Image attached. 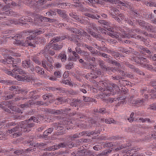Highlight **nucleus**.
<instances>
[{"label":"nucleus","instance_id":"24","mask_svg":"<svg viewBox=\"0 0 156 156\" xmlns=\"http://www.w3.org/2000/svg\"><path fill=\"white\" fill-rule=\"evenodd\" d=\"M7 64H12L13 67V58L11 56H8L7 58Z\"/></svg>","mask_w":156,"mask_h":156},{"label":"nucleus","instance_id":"25","mask_svg":"<svg viewBox=\"0 0 156 156\" xmlns=\"http://www.w3.org/2000/svg\"><path fill=\"white\" fill-rule=\"evenodd\" d=\"M14 96V95L13 94H10L9 95L3 96L2 99L4 100H7L12 98Z\"/></svg>","mask_w":156,"mask_h":156},{"label":"nucleus","instance_id":"48","mask_svg":"<svg viewBox=\"0 0 156 156\" xmlns=\"http://www.w3.org/2000/svg\"><path fill=\"white\" fill-rule=\"evenodd\" d=\"M57 149L55 145L53 146L50 147L46 148L45 149L46 151H51L52 150H55Z\"/></svg>","mask_w":156,"mask_h":156},{"label":"nucleus","instance_id":"5","mask_svg":"<svg viewBox=\"0 0 156 156\" xmlns=\"http://www.w3.org/2000/svg\"><path fill=\"white\" fill-rule=\"evenodd\" d=\"M109 12L113 18H115V16L119 14V11L118 9L114 7H111Z\"/></svg>","mask_w":156,"mask_h":156},{"label":"nucleus","instance_id":"63","mask_svg":"<svg viewBox=\"0 0 156 156\" xmlns=\"http://www.w3.org/2000/svg\"><path fill=\"white\" fill-rule=\"evenodd\" d=\"M138 22L140 26L143 27L145 26V23L144 21L140 20L138 21Z\"/></svg>","mask_w":156,"mask_h":156},{"label":"nucleus","instance_id":"55","mask_svg":"<svg viewBox=\"0 0 156 156\" xmlns=\"http://www.w3.org/2000/svg\"><path fill=\"white\" fill-rule=\"evenodd\" d=\"M135 72L137 73L138 74L144 76V73L143 72L140 70L138 68H137L136 69H135Z\"/></svg>","mask_w":156,"mask_h":156},{"label":"nucleus","instance_id":"30","mask_svg":"<svg viewBox=\"0 0 156 156\" xmlns=\"http://www.w3.org/2000/svg\"><path fill=\"white\" fill-rule=\"evenodd\" d=\"M53 49L55 50H59L62 48L63 46L62 45H59L57 44H53Z\"/></svg>","mask_w":156,"mask_h":156},{"label":"nucleus","instance_id":"37","mask_svg":"<svg viewBox=\"0 0 156 156\" xmlns=\"http://www.w3.org/2000/svg\"><path fill=\"white\" fill-rule=\"evenodd\" d=\"M73 67V63L72 62H69L68 64L66 65L65 68L66 69H71Z\"/></svg>","mask_w":156,"mask_h":156},{"label":"nucleus","instance_id":"64","mask_svg":"<svg viewBox=\"0 0 156 156\" xmlns=\"http://www.w3.org/2000/svg\"><path fill=\"white\" fill-rule=\"evenodd\" d=\"M85 152L82 150H81L77 154V156H84Z\"/></svg>","mask_w":156,"mask_h":156},{"label":"nucleus","instance_id":"19","mask_svg":"<svg viewBox=\"0 0 156 156\" xmlns=\"http://www.w3.org/2000/svg\"><path fill=\"white\" fill-rule=\"evenodd\" d=\"M5 14L9 16H13L14 17H16L18 15L15 12L12 11V10H9L5 12Z\"/></svg>","mask_w":156,"mask_h":156},{"label":"nucleus","instance_id":"18","mask_svg":"<svg viewBox=\"0 0 156 156\" xmlns=\"http://www.w3.org/2000/svg\"><path fill=\"white\" fill-rule=\"evenodd\" d=\"M59 58H60L62 62H65L66 61V55L64 53H60L58 56Z\"/></svg>","mask_w":156,"mask_h":156},{"label":"nucleus","instance_id":"9","mask_svg":"<svg viewBox=\"0 0 156 156\" xmlns=\"http://www.w3.org/2000/svg\"><path fill=\"white\" fill-rule=\"evenodd\" d=\"M98 64L101 68L104 70L108 71V67H107L105 65V62L102 60H99L98 62Z\"/></svg>","mask_w":156,"mask_h":156},{"label":"nucleus","instance_id":"11","mask_svg":"<svg viewBox=\"0 0 156 156\" xmlns=\"http://www.w3.org/2000/svg\"><path fill=\"white\" fill-rule=\"evenodd\" d=\"M6 36H3V37H2V38L0 39V45L4 44L7 42L8 39H11V38H12L11 36L9 37H6Z\"/></svg>","mask_w":156,"mask_h":156},{"label":"nucleus","instance_id":"58","mask_svg":"<svg viewBox=\"0 0 156 156\" xmlns=\"http://www.w3.org/2000/svg\"><path fill=\"white\" fill-rule=\"evenodd\" d=\"M111 86L116 91H119V90L118 86L116 84L114 83H112L111 84Z\"/></svg>","mask_w":156,"mask_h":156},{"label":"nucleus","instance_id":"29","mask_svg":"<svg viewBox=\"0 0 156 156\" xmlns=\"http://www.w3.org/2000/svg\"><path fill=\"white\" fill-rule=\"evenodd\" d=\"M69 15L71 17L74 18L76 20L78 19L79 16L77 15L76 13L75 12H71L69 13Z\"/></svg>","mask_w":156,"mask_h":156},{"label":"nucleus","instance_id":"61","mask_svg":"<svg viewBox=\"0 0 156 156\" xmlns=\"http://www.w3.org/2000/svg\"><path fill=\"white\" fill-rule=\"evenodd\" d=\"M42 65L44 68H45L46 69L48 68L46 65V64H48L47 62L45 60H43V61H42Z\"/></svg>","mask_w":156,"mask_h":156},{"label":"nucleus","instance_id":"43","mask_svg":"<svg viewBox=\"0 0 156 156\" xmlns=\"http://www.w3.org/2000/svg\"><path fill=\"white\" fill-rule=\"evenodd\" d=\"M126 65L127 66L129 67L130 69H132L133 71L135 72V69H136V68L135 67V66L133 65L130 64L129 63H126Z\"/></svg>","mask_w":156,"mask_h":156},{"label":"nucleus","instance_id":"41","mask_svg":"<svg viewBox=\"0 0 156 156\" xmlns=\"http://www.w3.org/2000/svg\"><path fill=\"white\" fill-rule=\"evenodd\" d=\"M98 83L102 87H106L108 86L107 83L104 81H100L98 82Z\"/></svg>","mask_w":156,"mask_h":156},{"label":"nucleus","instance_id":"32","mask_svg":"<svg viewBox=\"0 0 156 156\" xmlns=\"http://www.w3.org/2000/svg\"><path fill=\"white\" fill-rule=\"evenodd\" d=\"M112 78V79L119 81L120 79H122V78L120 76L118 75H115L114 76H111Z\"/></svg>","mask_w":156,"mask_h":156},{"label":"nucleus","instance_id":"16","mask_svg":"<svg viewBox=\"0 0 156 156\" xmlns=\"http://www.w3.org/2000/svg\"><path fill=\"white\" fill-rule=\"evenodd\" d=\"M82 101L78 99H74L72 100V102L71 104V105L72 106H75L76 107L77 105L78 104L81 103Z\"/></svg>","mask_w":156,"mask_h":156},{"label":"nucleus","instance_id":"34","mask_svg":"<svg viewBox=\"0 0 156 156\" xmlns=\"http://www.w3.org/2000/svg\"><path fill=\"white\" fill-rule=\"evenodd\" d=\"M144 102V101L143 99L136 100L135 103L134 105L139 106L140 105H141V104Z\"/></svg>","mask_w":156,"mask_h":156},{"label":"nucleus","instance_id":"10","mask_svg":"<svg viewBox=\"0 0 156 156\" xmlns=\"http://www.w3.org/2000/svg\"><path fill=\"white\" fill-rule=\"evenodd\" d=\"M66 38V37H54L53 39L51 40L50 43L48 44L49 45L52 44L53 42H57L60 41V40H64Z\"/></svg>","mask_w":156,"mask_h":156},{"label":"nucleus","instance_id":"14","mask_svg":"<svg viewBox=\"0 0 156 156\" xmlns=\"http://www.w3.org/2000/svg\"><path fill=\"white\" fill-rule=\"evenodd\" d=\"M105 121L106 123L109 124L112 123L114 124H116L119 123L118 122L114 120L113 119L110 118L105 119Z\"/></svg>","mask_w":156,"mask_h":156},{"label":"nucleus","instance_id":"49","mask_svg":"<svg viewBox=\"0 0 156 156\" xmlns=\"http://www.w3.org/2000/svg\"><path fill=\"white\" fill-rule=\"evenodd\" d=\"M86 69H91L93 71L94 70V65H91L90 63H89L87 65L86 67Z\"/></svg>","mask_w":156,"mask_h":156},{"label":"nucleus","instance_id":"35","mask_svg":"<svg viewBox=\"0 0 156 156\" xmlns=\"http://www.w3.org/2000/svg\"><path fill=\"white\" fill-rule=\"evenodd\" d=\"M21 36L20 35L17 34L16 36H14V37H11L12 38H11V39H14L16 41H20L21 40L20 39L21 38Z\"/></svg>","mask_w":156,"mask_h":156},{"label":"nucleus","instance_id":"39","mask_svg":"<svg viewBox=\"0 0 156 156\" xmlns=\"http://www.w3.org/2000/svg\"><path fill=\"white\" fill-rule=\"evenodd\" d=\"M108 70H110L113 73H115L117 71H118V70H119V67L116 68L115 67H108Z\"/></svg>","mask_w":156,"mask_h":156},{"label":"nucleus","instance_id":"60","mask_svg":"<svg viewBox=\"0 0 156 156\" xmlns=\"http://www.w3.org/2000/svg\"><path fill=\"white\" fill-rule=\"evenodd\" d=\"M131 37L137 39H140V36L137 35L136 34H133L130 35Z\"/></svg>","mask_w":156,"mask_h":156},{"label":"nucleus","instance_id":"20","mask_svg":"<svg viewBox=\"0 0 156 156\" xmlns=\"http://www.w3.org/2000/svg\"><path fill=\"white\" fill-rule=\"evenodd\" d=\"M31 60L38 65L41 64V62L39 60L38 57L36 56H33L31 57Z\"/></svg>","mask_w":156,"mask_h":156},{"label":"nucleus","instance_id":"6","mask_svg":"<svg viewBox=\"0 0 156 156\" xmlns=\"http://www.w3.org/2000/svg\"><path fill=\"white\" fill-rule=\"evenodd\" d=\"M14 68L12 70L13 73H19V74H24L25 72L20 69L18 65H13Z\"/></svg>","mask_w":156,"mask_h":156},{"label":"nucleus","instance_id":"15","mask_svg":"<svg viewBox=\"0 0 156 156\" xmlns=\"http://www.w3.org/2000/svg\"><path fill=\"white\" fill-rule=\"evenodd\" d=\"M30 61L25 60L22 62V66L25 68H27L31 65Z\"/></svg>","mask_w":156,"mask_h":156},{"label":"nucleus","instance_id":"1","mask_svg":"<svg viewBox=\"0 0 156 156\" xmlns=\"http://www.w3.org/2000/svg\"><path fill=\"white\" fill-rule=\"evenodd\" d=\"M38 120L34 116L31 117L29 119L21 122L23 130L25 132H28L30 129L35 126L34 122H37Z\"/></svg>","mask_w":156,"mask_h":156},{"label":"nucleus","instance_id":"28","mask_svg":"<svg viewBox=\"0 0 156 156\" xmlns=\"http://www.w3.org/2000/svg\"><path fill=\"white\" fill-rule=\"evenodd\" d=\"M136 99H135L134 97L133 96H131L129 98L128 102L130 104L135 105V103Z\"/></svg>","mask_w":156,"mask_h":156},{"label":"nucleus","instance_id":"17","mask_svg":"<svg viewBox=\"0 0 156 156\" xmlns=\"http://www.w3.org/2000/svg\"><path fill=\"white\" fill-rule=\"evenodd\" d=\"M84 47L87 48L92 54L93 53H95V49L92 46L87 44H85L84 45Z\"/></svg>","mask_w":156,"mask_h":156},{"label":"nucleus","instance_id":"47","mask_svg":"<svg viewBox=\"0 0 156 156\" xmlns=\"http://www.w3.org/2000/svg\"><path fill=\"white\" fill-rule=\"evenodd\" d=\"M107 34L113 38L115 37V38H117L119 37V35H118L112 33L110 32H108Z\"/></svg>","mask_w":156,"mask_h":156},{"label":"nucleus","instance_id":"13","mask_svg":"<svg viewBox=\"0 0 156 156\" xmlns=\"http://www.w3.org/2000/svg\"><path fill=\"white\" fill-rule=\"evenodd\" d=\"M35 71L38 74L43 75L44 74V72L43 68H41L38 66H35Z\"/></svg>","mask_w":156,"mask_h":156},{"label":"nucleus","instance_id":"12","mask_svg":"<svg viewBox=\"0 0 156 156\" xmlns=\"http://www.w3.org/2000/svg\"><path fill=\"white\" fill-rule=\"evenodd\" d=\"M148 90L147 88L144 87L143 89H141L140 90L141 93L143 95V97L145 98H147L148 97L147 93H148Z\"/></svg>","mask_w":156,"mask_h":156},{"label":"nucleus","instance_id":"21","mask_svg":"<svg viewBox=\"0 0 156 156\" xmlns=\"http://www.w3.org/2000/svg\"><path fill=\"white\" fill-rule=\"evenodd\" d=\"M36 105H43L44 106H46L48 105V103L47 102H44L42 101H35Z\"/></svg>","mask_w":156,"mask_h":156},{"label":"nucleus","instance_id":"52","mask_svg":"<svg viewBox=\"0 0 156 156\" xmlns=\"http://www.w3.org/2000/svg\"><path fill=\"white\" fill-rule=\"evenodd\" d=\"M83 100L85 102H90V101L91 98L89 97L83 96Z\"/></svg>","mask_w":156,"mask_h":156},{"label":"nucleus","instance_id":"27","mask_svg":"<svg viewBox=\"0 0 156 156\" xmlns=\"http://www.w3.org/2000/svg\"><path fill=\"white\" fill-rule=\"evenodd\" d=\"M46 146V144L44 143H37L34 146V147L40 148Z\"/></svg>","mask_w":156,"mask_h":156},{"label":"nucleus","instance_id":"23","mask_svg":"<svg viewBox=\"0 0 156 156\" xmlns=\"http://www.w3.org/2000/svg\"><path fill=\"white\" fill-rule=\"evenodd\" d=\"M141 65L143 67L146 68L149 70L153 69L154 68L152 66L147 63H142Z\"/></svg>","mask_w":156,"mask_h":156},{"label":"nucleus","instance_id":"59","mask_svg":"<svg viewBox=\"0 0 156 156\" xmlns=\"http://www.w3.org/2000/svg\"><path fill=\"white\" fill-rule=\"evenodd\" d=\"M35 2L37 3V5L38 4L43 5L45 3V0H36Z\"/></svg>","mask_w":156,"mask_h":156},{"label":"nucleus","instance_id":"46","mask_svg":"<svg viewBox=\"0 0 156 156\" xmlns=\"http://www.w3.org/2000/svg\"><path fill=\"white\" fill-rule=\"evenodd\" d=\"M4 72L7 74L10 75L12 76H14V75L12 73V71H9L8 69L4 70Z\"/></svg>","mask_w":156,"mask_h":156},{"label":"nucleus","instance_id":"40","mask_svg":"<svg viewBox=\"0 0 156 156\" xmlns=\"http://www.w3.org/2000/svg\"><path fill=\"white\" fill-rule=\"evenodd\" d=\"M13 65H17L18 63H20L21 62V59L19 58L16 59L13 58Z\"/></svg>","mask_w":156,"mask_h":156},{"label":"nucleus","instance_id":"26","mask_svg":"<svg viewBox=\"0 0 156 156\" xmlns=\"http://www.w3.org/2000/svg\"><path fill=\"white\" fill-rule=\"evenodd\" d=\"M131 60L134 61L136 63L140 64L141 65L142 64L140 62V57H138L137 56L133 57L131 58Z\"/></svg>","mask_w":156,"mask_h":156},{"label":"nucleus","instance_id":"57","mask_svg":"<svg viewBox=\"0 0 156 156\" xmlns=\"http://www.w3.org/2000/svg\"><path fill=\"white\" fill-rule=\"evenodd\" d=\"M8 108L11 109L12 111L16 112V109H18V108L16 106H13L12 105H9Z\"/></svg>","mask_w":156,"mask_h":156},{"label":"nucleus","instance_id":"62","mask_svg":"<svg viewBox=\"0 0 156 156\" xmlns=\"http://www.w3.org/2000/svg\"><path fill=\"white\" fill-rule=\"evenodd\" d=\"M88 32L91 35L93 36L95 38L97 36V33L93 31H88Z\"/></svg>","mask_w":156,"mask_h":156},{"label":"nucleus","instance_id":"4","mask_svg":"<svg viewBox=\"0 0 156 156\" xmlns=\"http://www.w3.org/2000/svg\"><path fill=\"white\" fill-rule=\"evenodd\" d=\"M50 48V45L48 44L45 46L43 49L40 51L39 54L43 55L45 58H46L47 56H48V52Z\"/></svg>","mask_w":156,"mask_h":156},{"label":"nucleus","instance_id":"7","mask_svg":"<svg viewBox=\"0 0 156 156\" xmlns=\"http://www.w3.org/2000/svg\"><path fill=\"white\" fill-rule=\"evenodd\" d=\"M56 12L60 16V17L63 19L66 18L67 15L66 12L65 11L62 10L60 9H56Z\"/></svg>","mask_w":156,"mask_h":156},{"label":"nucleus","instance_id":"44","mask_svg":"<svg viewBox=\"0 0 156 156\" xmlns=\"http://www.w3.org/2000/svg\"><path fill=\"white\" fill-rule=\"evenodd\" d=\"M15 77L16 79L17 80H18L20 81L22 80L23 79H25V77L24 76H21L20 75H15Z\"/></svg>","mask_w":156,"mask_h":156},{"label":"nucleus","instance_id":"31","mask_svg":"<svg viewBox=\"0 0 156 156\" xmlns=\"http://www.w3.org/2000/svg\"><path fill=\"white\" fill-rule=\"evenodd\" d=\"M67 145L65 143H61L58 145H56L55 146L57 149L61 147L63 148L66 147Z\"/></svg>","mask_w":156,"mask_h":156},{"label":"nucleus","instance_id":"50","mask_svg":"<svg viewBox=\"0 0 156 156\" xmlns=\"http://www.w3.org/2000/svg\"><path fill=\"white\" fill-rule=\"evenodd\" d=\"M85 16H87L88 17H90L93 19H96V17L94 16V15L89 13H85L84 14Z\"/></svg>","mask_w":156,"mask_h":156},{"label":"nucleus","instance_id":"45","mask_svg":"<svg viewBox=\"0 0 156 156\" xmlns=\"http://www.w3.org/2000/svg\"><path fill=\"white\" fill-rule=\"evenodd\" d=\"M59 5V3H51L47 4V6L48 7L52 8L54 6L56 5L58 6Z\"/></svg>","mask_w":156,"mask_h":156},{"label":"nucleus","instance_id":"53","mask_svg":"<svg viewBox=\"0 0 156 156\" xmlns=\"http://www.w3.org/2000/svg\"><path fill=\"white\" fill-rule=\"evenodd\" d=\"M134 113L133 112H132L131 115H130L129 118H128V120L130 122H132L133 119V116Z\"/></svg>","mask_w":156,"mask_h":156},{"label":"nucleus","instance_id":"54","mask_svg":"<svg viewBox=\"0 0 156 156\" xmlns=\"http://www.w3.org/2000/svg\"><path fill=\"white\" fill-rule=\"evenodd\" d=\"M60 130L58 132L55 133L54 135H57V136H59L60 135H62L64 134V132L62 130V129H60Z\"/></svg>","mask_w":156,"mask_h":156},{"label":"nucleus","instance_id":"22","mask_svg":"<svg viewBox=\"0 0 156 156\" xmlns=\"http://www.w3.org/2000/svg\"><path fill=\"white\" fill-rule=\"evenodd\" d=\"M129 82L126 80H123L122 79H120L119 81V83L123 86H125L126 85L129 84Z\"/></svg>","mask_w":156,"mask_h":156},{"label":"nucleus","instance_id":"8","mask_svg":"<svg viewBox=\"0 0 156 156\" xmlns=\"http://www.w3.org/2000/svg\"><path fill=\"white\" fill-rule=\"evenodd\" d=\"M88 25L87 31H92V29L94 31H95L96 32H97L98 31L97 27L96 26L95 23H89Z\"/></svg>","mask_w":156,"mask_h":156},{"label":"nucleus","instance_id":"33","mask_svg":"<svg viewBox=\"0 0 156 156\" xmlns=\"http://www.w3.org/2000/svg\"><path fill=\"white\" fill-rule=\"evenodd\" d=\"M114 146V145L113 144L112 142H106L105 143L103 147L105 148V147H113Z\"/></svg>","mask_w":156,"mask_h":156},{"label":"nucleus","instance_id":"42","mask_svg":"<svg viewBox=\"0 0 156 156\" xmlns=\"http://www.w3.org/2000/svg\"><path fill=\"white\" fill-rule=\"evenodd\" d=\"M63 112L65 111H63L62 109H60L59 110H55L53 111L52 114H59L63 113Z\"/></svg>","mask_w":156,"mask_h":156},{"label":"nucleus","instance_id":"51","mask_svg":"<svg viewBox=\"0 0 156 156\" xmlns=\"http://www.w3.org/2000/svg\"><path fill=\"white\" fill-rule=\"evenodd\" d=\"M12 103V101H3L1 102V104L6 106H8L9 105L11 104Z\"/></svg>","mask_w":156,"mask_h":156},{"label":"nucleus","instance_id":"3","mask_svg":"<svg viewBox=\"0 0 156 156\" xmlns=\"http://www.w3.org/2000/svg\"><path fill=\"white\" fill-rule=\"evenodd\" d=\"M15 44L17 45L20 46H32L34 47H35V46L29 42V41H24L23 40H21L20 41H15Z\"/></svg>","mask_w":156,"mask_h":156},{"label":"nucleus","instance_id":"36","mask_svg":"<svg viewBox=\"0 0 156 156\" xmlns=\"http://www.w3.org/2000/svg\"><path fill=\"white\" fill-rule=\"evenodd\" d=\"M74 3L75 4L73 5L76 8H77L78 7H82L83 6L82 4L79 1H78V2H74Z\"/></svg>","mask_w":156,"mask_h":156},{"label":"nucleus","instance_id":"38","mask_svg":"<svg viewBox=\"0 0 156 156\" xmlns=\"http://www.w3.org/2000/svg\"><path fill=\"white\" fill-rule=\"evenodd\" d=\"M111 54L112 56H114L116 59L119 57L120 55V54L119 52H115L114 51L112 52Z\"/></svg>","mask_w":156,"mask_h":156},{"label":"nucleus","instance_id":"2","mask_svg":"<svg viewBox=\"0 0 156 156\" xmlns=\"http://www.w3.org/2000/svg\"><path fill=\"white\" fill-rule=\"evenodd\" d=\"M20 123L21 122H20V126L18 125L14 128L8 130L7 133L10 134L13 133L12 134V136L13 137L20 136L22 134L21 133H20L21 131L25 132L23 130V129L22 128V125Z\"/></svg>","mask_w":156,"mask_h":156},{"label":"nucleus","instance_id":"56","mask_svg":"<svg viewBox=\"0 0 156 156\" xmlns=\"http://www.w3.org/2000/svg\"><path fill=\"white\" fill-rule=\"evenodd\" d=\"M20 107L21 108H27L29 107L28 102H26L24 104H21L20 105Z\"/></svg>","mask_w":156,"mask_h":156}]
</instances>
